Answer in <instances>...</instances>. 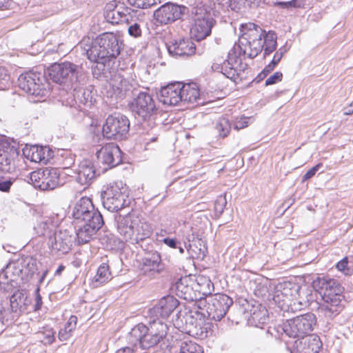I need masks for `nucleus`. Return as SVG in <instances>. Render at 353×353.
<instances>
[{"label": "nucleus", "mask_w": 353, "mask_h": 353, "mask_svg": "<svg viewBox=\"0 0 353 353\" xmlns=\"http://www.w3.org/2000/svg\"><path fill=\"white\" fill-rule=\"evenodd\" d=\"M179 353H203V351L201 346L190 341L181 343Z\"/></svg>", "instance_id": "41"}, {"label": "nucleus", "mask_w": 353, "mask_h": 353, "mask_svg": "<svg viewBox=\"0 0 353 353\" xmlns=\"http://www.w3.org/2000/svg\"><path fill=\"white\" fill-rule=\"evenodd\" d=\"M290 297L285 292H279V290L273 297V301L276 305L278 309H288L290 307L289 302Z\"/></svg>", "instance_id": "42"}, {"label": "nucleus", "mask_w": 353, "mask_h": 353, "mask_svg": "<svg viewBox=\"0 0 353 353\" xmlns=\"http://www.w3.org/2000/svg\"><path fill=\"white\" fill-rule=\"evenodd\" d=\"M12 183L13 181L10 179L3 181H0V191L6 192H8Z\"/></svg>", "instance_id": "58"}, {"label": "nucleus", "mask_w": 353, "mask_h": 353, "mask_svg": "<svg viewBox=\"0 0 353 353\" xmlns=\"http://www.w3.org/2000/svg\"><path fill=\"white\" fill-rule=\"evenodd\" d=\"M129 3L137 8L146 9L161 3V0H128Z\"/></svg>", "instance_id": "44"}, {"label": "nucleus", "mask_w": 353, "mask_h": 353, "mask_svg": "<svg viewBox=\"0 0 353 353\" xmlns=\"http://www.w3.org/2000/svg\"><path fill=\"white\" fill-rule=\"evenodd\" d=\"M48 75L53 82L73 86L81 81L82 68L69 61L55 63L48 68Z\"/></svg>", "instance_id": "5"}, {"label": "nucleus", "mask_w": 353, "mask_h": 353, "mask_svg": "<svg viewBox=\"0 0 353 353\" xmlns=\"http://www.w3.org/2000/svg\"><path fill=\"white\" fill-rule=\"evenodd\" d=\"M257 296H265L268 293V288L265 283H258L254 290Z\"/></svg>", "instance_id": "49"}, {"label": "nucleus", "mask_w": 353, "mask_h": 353, "mask_svg": "<svg viewBox=\"0 0 353 353\" xmlns=\"http://www.w3.org/2000/svg\"><path fill=\"white\" fill-rule=\"evenodd\" d=\"M168 51L173 57L185 58L194 54L196 47L189 39L172 40L166 44Z\"/></svg>", "instance_id": "21"}, {"label": "nucleus", "mask_w": 353, "mask_h": 353, "mask_svg": "<svg viewBox=\"0 0 353 353\" xmlns=\"http://www.w3.org/2000/svg\"><path fill=\"white\" fill-rule=\"evenodd\" d=\"M227 204L225 196L220 195L217 197L214 203V211L216 214L223 213L224 208Z\"/></svg>", "instance_id": "45"}, {"label": "nucleus", "mask_w": 353, "mask_h": 353, "mask_svg": "<svg viewBox=\"0 0 353 353\" xmlns=\"http://www.w3.org/2000/svg\"><path fill=\"white\" fill-rule=\"evenodd\" d=\"M74 97L76 102L82 103L83 105H92V96L91 91L88 89L79 88L77 89V85L74 87Z\"/></svg>", "instance_id": "34"}, {"label": "nucleus", "mask_w": 353, "mask_h": 353, "mask_svg": "<svg viewBox=\"0 0 353 353\" xmlns=\"http://www.w3.org/2000/svg\"><path fill=\"white\" fill-rule=\"evenodd\" d=\"M21 265V270L24 275L32 276L37 270L36 259L27 256L18 260Z\"/></svg>", "instance_id": "33"}, {"label": "nucleus", "mask_w": 353, "mask_h": 353, "mask_svg": "<svg viewBox=\"0 0 353 353\" xmlns=\"http://www.w3.org/2000/svg\"><path fill=\"white\" fill-rule=\"evenodd\" d=\"M78 225L76 232L77 239L79 243L83 244L93 239L97 232L103 225V219L102 216L97 215L92 221L82 222Z\"/></svg>", "instance_id": "20"}, {"label": "nucleus", "mask_w": 353, "mask_h": 353, "mask_svg": "<svg viewBox=\"0 0 353 353\" xmlns=\"http://www.w3.org/2000/svg\"><path fill=\"white\" fill-rule=\"evenodd\" d=\"M347 259L345 257L344 259H343L341 261H340L339 262H338L336 265V268L339 270V271H341V272H345V270H348L347 268Z\"/></svg>", "instance_id": "59"}, {"label": "nucleus", "mask_w": 353, "mask_h": 353, "mask_svg": "<svg viewBox=\"0 0 353 353\" xmlns=\"http://www.w3.org/2000/svg\"><path fill=\"white\" fill-rule=\"evenodd\" d=\"M28 159L32 162L46 164L53 157V152L48 147L32 145L23 151Z\"/></svg>", "instance_id": "27"}, {"label": "nucleus", "mask_w": 353, "mask_h": 353, "mask_svg": "<svg viewBox=\"0 0 353 353\" xmlns=\"http://www.w3.org/2000/svg\"><path fill=\"white\" fill-rule=\"evenodd\" d=\"M27 296L25 294L19 290L16 291L10 298L11 309H23L26 307Z\"/></svg>", "instance_id": "39"}, {"label": "nucleus", "mask_w": 353, "mask_h": 353, "mask_svg": "<svg viewBox=\"0 0 353 353\" xmlns=\"http://www.w3.org/2000/svg\"><path fill=\"white\" fill-rule=\"evenodd\" d=\"M73 236L70 234L69 231L59 230L55 232L53 235L50 236L48 245L52 252L57 254L68 253L72 246L73 242Z\"/></svg>", "instance_id": "18"}, {"label": "nucleus", "mask_w": 353, "mask_h": 353, "mask_svg": "<svg viewBox=\"0 0 353 353\" xmlns=\"http://www.w3.org/2000/svg\"><path fill=\"white\" fill-rule=\"evenodd\" d=\"M115 353H133V350L130 347H124L119 349Z\"/></svg>", "instance_id": "64"}, {"label": "nucleus", "mask_w": 353, "mask_h": 353, "mask_svg": "<svg viewBox=\"0 0 353 353\" xmlns=\"http://www.w3.org/2000/svg\"><path fill=\"white\" fill-rule=\"evenodd\" d=\"M217 136L224 138L228 135L231 130V124L229 120L225 117L219 118L214 126Z\"/></svg>", "instance_id": "38"}, {"label": "nucleus", "mask_w": 353, "mask_h": 353, "mask_svg": "<svg viewBox=\"0 0 353 353\" xmlns=\"http://www.w3.org/2000/svg\"><path fill=\"white\" fill-rule=\"evenodd\" d=\"M54 225L50 221H42L34 227L37 234L39 236H50L52 232Z\"/></svg>", "instance_id": "40"}, {"label": "nucleus", "mask_w": 353, "mask_h": 353, "mask_svg": "<svg viewBox=\"0 0 353 353\" xmlns=\"http://www.w3.org/2000/svg\"><path fill=\"white\" fill-rule=\"evenodd\" d=\"M97 157L99 163L108 168H114L122 161L121 151L114 143H107L97 152Z\"/></svg>", "instance_id": "17"}, {"label": "nucleus", "mask_w": 353, "mask_h": 353, "mask_svg": "<svg viewBox=\"0 0 353 353\" xmlns=\"http://www.w3.org/2000/svg\"><path fill=\"white\" fill-rule=\"evenodd\" d=\"M128 10L123 5H120L119 8L111 13H108L104 17L108 23L112 24H118L123 21H128Z\"/></svg>", "instance_id": "31"}, {"label": "nucleus", "mask_w": 353, "mask_h": 353, "mask_svg": "<svg viewBox=\"0 0 353 353\" xmlns=\"http://www.w3.org/2000/svg\"><path fill=\"white\" fill-rule=\"evenodd\" d=\"M103 205L110 212H117L128 205L126 188L118 183H110L101 193Z\"/></svg>", "instance_id": "9"}, {"label": "nucleus", "mask_w": 353, "mask_h": 353, "mask_svg": "<svg viewBox=\"0 0 353 353\" xmlns=\"http://www.w3.org/2000/svg\"><path fill=\"white\" fill-rule=\"evenodd\" d=\"M188 11V8L185 6L167 2L157 8L153 16L159 23L166 25L181 19Z\"/></svg>", "instance_id": "14"}, {"label": "nucleus", "mask_w": 353, "mask_h": 353, "mask_svg": "<svg viewBox=\"0 0 353 353\" xmlns=\"http://www.w3.org/2000/svg\"><path fill=\"white\" fill-rule=\"evenodd\" d=\"M167 332L168 325L165 322L152 320L150 321L149 327L143 323L134 326L130 332V340L135 345L139 343L142 349L146 350L161 343H164Z\"/></svg>", "instance_id": "3"}, {"label": "nucleus", "mask_w": 353, "mask_h": 353, "mask_svg": "<svg viewBox=\"0 0 353 353\" xmlns=\"http://www.w3.org/2000/svg\"><path fill=\"white\" fill-rule=\"evenodd\" d=\"M283 8H301L304 6V0H292L286 2L279 3Z\"/></svg>", "instance_id": "51"}, {"label": "nucleus", "mask_w": 353, "mask_h": 353, "mask_svg": "<svg viewBox=\"0 0 353 353\" xmlns=\"http://www.w3.org/2000/svg\"><path fill=\"white\" fill-rule=\"evenodd\" d=\"M190 17L194 22L191 32L197 41L203 40L210 35L215 20L208 8L197 4L192 8Z\"/></svg>", "instance_id": "6"}, {"label": "nucleus", "mask_w": 353, "mask_h": 353, "mask_svg": "<svg viewBox=\"0 0 353 353\" xmlns=\"http://www.w3.org/2000/svg\"><path fill=\"white\" fill-rule=\"evenodd\" d=\"M197 281H198V283L199 284L200 283V282H203V284H206V285H207V287L208 288V291H206V292L204 291L203 293V294H206V293L210 294V285H212L211 281H210V280L207 279V278H205V277H199L197 279Z\"/></svg>", "instance_id": "61"}, {"label": "nucleus", "mask_w": 353, "mask_h": 353, "mask_svg": "<svg viewBox=\"0 0 353 353\" xmlns=\"http://www.w3.org/2000/svg\"><path fill=\"white\" fill-rule=\"evenodd\" d=\"M19 87L26 93L34 96H46L49 84L44 75L39 72L28 71L18 78Z\"/></svg>", "instance_id": "10"}, {"label": "nucleus", "mask_w": 353, "mask_h": 353, "mask_svg": "<svg viewBox=\"0 0 353 353\" xmlns=\"http://www.w3.org/2000/svg\"><path fill=\"white\" fill-rule=\"evenodd\" d=\"M130 109L136 119L147 121L157 111L152 96L147 92H139L130 103Z\"/></svg>", "instance_id": "12"}, {"label": "nucleus", "mask_w": 353, "mask_h": 353, "mask_svg": "<svg viewBox=\"0 0 353 353\" xmlns=\"http://www.w3.org/2000/svg\"><path fill=\"white\" fill-rule=\"evenodd\" d=\"M283 79V74L281 72H276L272 75L269 77L266 80L265 85L266 86L273 85L277 82L281 81Z\"/></svg>", "instance_id": "48"}, {"label": "nucleus", "mask_w": 353, "mask_h": 353, "mask_svg": "<svg viewBox=\"0 0 353 353\" xmlns=\"http://www.w3.org/2000/svg\"><path fill=\"white\" fill-rule=\"evenodd\" d=\"M17 149L8 143H0V172L10 173L15 169Z\"/></svg>", "instance_id": "22"}, {"label": "nucleus", "mask_w": 353, "mask_h": 353, "mask_svg": "<svg viewBox=\"0 0 353 353\" xmlns=\"http://www.w3.org/2000/svg\"><path fill=\"white\" fill-rule=\"evenodd\" d=\"M181 102L194 103L199 98V90L195 84H187L181 85L180 84Z\"/></svg>", "instance_id": "30"}, {"label": "nucleus", "mask_w": 353, "mask_h": 353, "mask_svg": "<svg viewBox=\"0 0 353 353\" xmlns=\"http://www.w3.org/2000/svg\"><path fill=\"white\" fill-rule=\"evenodd\" d=\"M312 287L331 306H338L341 301L343 288L334 279L329 276H318L312 282Z\"/></svg>", "instance_id": "7"}, {"label": "nucleus", "mask_w": 353, "mask_h": 353, "mask_svg": "<svg viewBox=\"0 0 353 353\" xmlns=\"http://www.w3.org/2000/svg\"><path fill=\"white\" fill-rule=\"evenodd\" d=\"M290 325L294 337H300L313 330L316 319L313 313L307 312L291 319Z\"/></svg>", "instance_id": "19"}, {"label": "nucleus", "mask_w": 353, "mask_h": 353, "mask_svg": "<svg viewBox=\"0 0 353 353\" xmlns=\"http://www.w3.org/2000/svg\"><path fill=\"white\" fill-rule=\"evenodd\" d=\"M164 268L165 265L161 262V257L158 252L143 259L141 270L143 274L149 278H155Z\"/></svg>", "instance_id": "25"}, {"label": "nucleus", "mask_w": 353, "mask_h": 353, "mask_svg": "<svg viewBox=\"0 0 353 353\" xmlns=\"http://www.w3.org/2000/svg\"><path fill=\"white\" fill-rule=\"evenodd\" d=\"M128 33L130 36L135 38L141 35V29L140 25L137 23H134L128 27Z\"/></svg>", "instance_id": "50"}, {"label": "nucleus", "mask_w": 353, "mask_h": 353, "mask_svg": "<svg viewBox=\"0 0 353 353\" xmlns=\"http://www.w3.org/2000/svg\"><path fill=\"white\" fill-rule=\"evenodd\" d=\"M30 179L34 188L43 191L51 190L59 184V173L56 168H41L32 172Z\"/></svg>", "instance_id": "13"}, {"label": "nucleus", "mask_w": 353, "mask_h": 353, "mask_svg": "<svg viewBox=\"0 0 353 353\" xmlns=\"http://www.w3.org/2000/svg\"><path fill=\"white\" fill-rule=\"evenodd\" d=\"M173 311L174 310H149L151 314H154L156 316L159 314L161 319L157 318L156 320H159L162 322H164L163 320H167Z\"/></svg>", "instance_id": "52"}, {"label": "nucleus", "mask_w": 353, "mask_h": 353, "mask_svg": "<svg viewBox=\"0 0 353 353\" xmlns=\"http://www.w3.org/2000/svg\"><path fill=\"white\" fill-rule=\"evenodd\" d=\"M112 279L109 270V265L107 263H102L98 268L96 275L93 279V285L98 287L100 285L107 283Z\"/></svg>", "instance_id": "32"}, {"label": "nucleus", "mask_w": 353, "mask_h": 353, "mask_svg": "<svg viewBox=\"0 0 353 353\" xmlns=\"http://www.w3.org/2000/svg\"><path fill=\"white\" fill-rule=\"evenodd\" d=\"M130 121L127 117L120 113L108 116L103 125V137L109 139L121 140L127 137Z\"/></svg>", "instance_id": "11"}, {"label": "nucleus", "mask_w": 353, "mask_h": 353, "mask_svg": "<svg viewBox=\"0 0 353 353\" xmlns=\"http://www.w3.org/2000/svg\"><path fill=\"white\" fill-rule=\"evenodd\" d=\"M101 243L106 247L112 246L114 241V235L112 234H104L100 237Z\"/></svg>", "instance_id": "53"}, {"label": "nucleus", "mask_w": 353, "mask_h": 353, "mask_svg": "<svg viewBox=\"0 0 353 353\" xmlns=\"http://www.w3.org/2000/svg\"><path fill=\"white\" fill-rule=\"evenodd\" d=\"M114 88L119 90V92H126L128 88L127 81L119 74H115L110 83Z\"/></svg>", "instance_id": "43"}, {"label": "nucleus", "mask_w": 353, "mask_h": 353, "mask_svg": "<svg viewBox=\"0 0 353 353\" xmlns=\"http://www.w3.org/2000/svg\"><path fill=\"white\" fill-rule=\"evenodd\" d=\"M180 91L179 82L168 84L160 90L158 93L159 100L164 105H178L181 101Z\"/></svg>", "instance_id": "23"}, {"label": "nucleus", "mask_w": 353, "mask_h": 353, "mask_svg": "<svg viewBox=\"0 0 353 353\" xmlns=\"http://www.w3.org/2000/svg\"><path fill=\"white\" fill-rule=\"evenodd\" d=\"M121 5L119 2L116 0H112L107 3L103 9V16H106L108 13H111Z\"/></svg>", "instance_id": "47"}, {"label": "nucleus", "mask_w": 353, "mask_h": 353, "mask_svg": "<svg viewBox=\"0 0 353 353\" xmlns=\"http://www.w3.org/2000/svg\"><path fill=\"white\" fill-rule=\"evenodd\" d=\"M10 76L7 73V70L0 67V90H5L9 85Z\"/></svg>", "instance_id": "46"}, {"label": "nucleus", "mask_w": 353, "mask_h": 353, "mask_svg": "<svg viewBox=\"0 0 353 353\" xmlns=\"http://www.w3.org/2000/svg\"><path fill=\"white\" fill-rule=\"evenodd\" d=\"M77 323V317L72 315L65 325V327L59 330L58 336L60 341H64L70 337L71 332L76 328Z\"/></svg>", "instance_id": "36"}, {"label": "nucleus", "mask_w": 353, "mask_h": 353, "mask_svg": "<svg viewBox=\"0 0 353 353\" xmlns=\"http://www.w3.org/2000/svg\"><path fill=\"white\" fill-rule=\"evenodd\" d=\"M162 242L171 248H177L178 245L180 244V242L178 241L176 239L170 237L164 238L162 240Z\"/></svg>", "instance_id": "56"}, {"label": "nucleus", "mask_w": 353, "mask_h": 353, "mask_svg": "<svg viewBox=\"0 0 353 353\" xmlns=\"http://www.w3.org/2000/svg\"><path fill=\"white\" fill-rule=\"evenodd\" d=\"M180 305V302L174 296L167 295L159 300L152 309H176Z\"/></svg>", "instance_id": "35"}, {"label": "nucleus", "mask_w": 353, "mask_h": 353, "mask_svg": "<svg viewBox=\"0 0 353 353\" xmlns=\"http://www.w3.org/2000/svg\"><path fill=\"white\" fill-rule=\"evenodd\" d=\"M176 290L178 292H183L184 290V294H186L188 291L190 290V288L187 286H184L183 283L181 281L176 283Z\"/></svg>", "instance_id": "62"}, {"label": "nucleus", "mask_w": 353, "mask_h": 353, "mask_svg": "<svg viewBox=\"0 0 353 353\" xmlns=\"http://www.w3.org/2000/svg\"><path fill=\"white\" fill-rule=\"evenodd\" d=\"M240 32L238 45L228 53V59L222 65V70H225L222 73L228 78L234 76V68L239 62L240 56L253 59L264 50L263 56L266 57L276 48L277 36L273 31L266 32L255 23H248L241 25Z\"/></svg>", "instance_id": "1"}, {"label": "nucleus", "mask_w": 353, "mask_h": 353, "mask_svg": "<svg viewBox=\"0 0 353 353\" xmlns=\"http://www.w3.org/2000/svg\"><path fill=\"white\" fill-rule=\"evenodd\" d=\"M208 303V309H230L233 304L232 299L226 294H219L214 296H210L205 299Z\"/></svg>", "instance_id": "28"}, {"label": "nucleus", "mask_w": 353, "mask_h": 353, "mask_svg": "<svg viewBox=\"0 0 353 353\" xmlns=\"http://www.w3.org/2000/svg\"><path fill=\"white\" fill-rule=\"evenodd\" d=\"M115 220L118 233L124 241L132 244L148 238L152 233L151 225L133 212L125 215L119 214Z\"/></svg>", "instance_id": "2"}, {"label": "nucleus", "mask_w": 353, "mask_h": 353, "mask_svg": "<svg viewBox=\"0 0 353 353\" xmlns=\"http://www.w3.org/2000/svg\"><path fill=\"white\" fill-rule=\"evenodd\" d=\"M243 314L248 318V324L250 326L261 327L269 320L268 310H254L249 313L248 310H244Z\"/></svg>", "instance_id": "29"}, {"label": "nucleus", "mask_w": 353, "mask_h": 353, "mask_svg": "<svg viewBox=\"0 0 353 353\" xmlns=\"http://www.w3.org/2000/svg\"><path fill=\"white\" fill-rule=\"evenodd\" d=\"M96 177L94 163L89 159H83L77 170L76 181L81 185H89Z\"/></svg>", "instance_id": "26"}, {"label": "nucleus", "mask_w": 353, "mask_h": 353, "mask_svg": "<svg viewBox=\"0 0 353 353\" xmlns=\"http://www.w3.org/2000/svg\"><path fill=\"white\" fill-rule=\"evenodd\" d=\"M306 353H318L322 347L320 338L316 335H310L304 339Z\"/></svg>", "instance_id": "37"}, {"label": "nucleus", "mask_w": 353, "mask_h": 353, "mask_svg": "<svg viewBox=\"0 0 353 353\" xmlns=\"http://www.w3.org/2000/svg\"><path fill=\"white\" fill-rule=\"evenodd\" d=\"M322 164L319 163L310 169L303 176V181H307L314 176L316 174V172L319 170V168L321 167Z\"/></svg>", "instance_id": "55"}, {"label": "nucleus", "mask_w": 353, "mask_h": 353, "mask_svg": "<svg viewBox=\"0 0 353 353\" xmlns=\"http://www.w3.org/2000/svg\"><path fill=\"white\" fill-rule=\"evenodd\" d=\"M39 288H37L35 293H36V298H35V305H34V309H41L42 306V299L41 296L39 293Z\"/></svg>", "instance_id": "60"}, {"label": "nucleus", "mask_w": 353, "mask_h": 353, "mask_svg": "<svg viewBox=\"0 0 353 353\" xmlns=\"http://www.w3.org/2000/svg\"><path fill=\"white\" fill-rule=\"evenodd\" d=\"M72 214L76 224L92 221L97 215L102 216L88 197H82L76 203Z\"/></svg>", "instance_id": "16"}, {"label": "nucleus", "mask_w": 353, "mask_h": 353, "mask_svg": "<svg viewBox=\"0 0 353 353\" xmlns=\"http://www.w3.org/2000/svg\"><path fill=\"white\" fill-rule=\"evenodd\" d=\"M23 276L21 265H20L19 261H11L0 273V284L10 285L14 287L17 284L18 278L21 277L23 279Z\"/></svg>", "instance_id": "24"}, {"label": "nucleus", "mask_w": 353, "mask_h": 353, "mask_svg": "<svg viewBox=\"0 0 353 353\" xmlns=\"http://www.w3.org/2000/svg\"><path fill=\"white\" fill-rule=\"evenodd\" d=\"M183 242L191 258L203 259L206 256L208 248L205 241L192 228L186 233L183 239Z\"/></svg>", "instance_id": "15"}, {"label": "nucleus", "mask_w": 353, "mask_h": 353, "mask_svg": "<svg viewBox=\"0 0 353 353\" xmlns=\"http://www.w3.org/2000/svg\"><path fill=\"white\" fill-rule=\"evenodd\" d=\"M248 117H241L237 119L234 123V128L236 130L243 129L248 125Z\"/></svg>", "instance_id": "54"}, {"label": "nucleus", "mask_w": 353, "mask_h": 353, "mask_svg": "<svg viewBox=\"0 0 353 353\" xmlns=\"http://www.w3.org/2000/svg\"><path fill=\"white\" fill-rule=\"evenodd\" d=\"M281 54V53H280V52H275V54L273 57V59L271 61L276 66L278 65V63L280 62V61L282 59Z\"/></svg>", "instance_id": "63"}, {"label": "nucleus", "mask_w": 353, "mask_h": 353, "mask_svg": "<svg viewBox=\"0 0 353 353\" xmlns=\"http://www.w3.org/2000/svg\"><path fill=\"white\" fill-rule=\"evenodd\" d=\"M232 9H240L241 6L245 7V0H229Z\"/></svg>", "instance_id": "57"}, {"label": "nucleus", "mask_w": 353, "mask_h": 353, "mask_svg": "<svg viewBox=\"0 0 353 353\" xmlns=\"http://www.w3.org/2000/svg\"><path fill=\"white\" fill-rule=\"evenodd\" d=\"M188 310L185 314V323L190 325L188 332L193 335L202 336L203 325L207 320L219 321L227 310Z\"/></svg>", "instance_id": "8"}, {"label": "nucleus", "mask_w": 353, "mask_h": 353, "mask_svg": "<svg viewBox=\"0 0 353 353\" xmlns=\"http://www.w3.org/2000/svg\"><path fill=\"white\" fill-rule=\"evenodd\" d=\"M120 51L117 35L113 32H104L97 37L94 44L87 50V55L91 61L105 65L117 58Z\"/></svg>", "instance_id": "4"}]
</instances>
